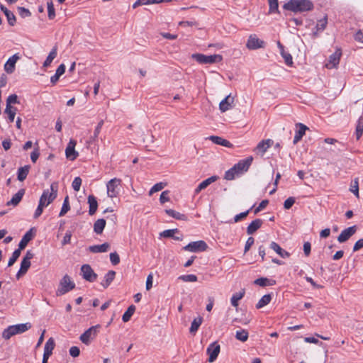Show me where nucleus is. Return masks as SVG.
Returning <instances> with one entry per match:
<instances>
[{"label":"nucleus","instance_id":"obj_1","mask_svg":"<svg viewBox=\"0 0 363 363\" xmlns=\"http://www.w3.org/2000/svg\"><path fill=\"white\" fill-rule=\"evenodd\" d=\"M250 168V157L240 160L224 174V179L228 181L234 180L241 177L246 174Z\"/></svg>","mask_w":363,"mask_h":363},{"label":"nucleus","instance_id":"obj_2","mask_svg":"<svg viewBox=\"0 0 363 363\" xmlns=\"http://www.w3.org/2000/svg\"><path fill=\"white\" fill-rule=\"evenodd\" d=\"M313 3L309 0H290L284 5V9L294 12H303L312 10Z\"/></svg>","mask_w":363,"mask_h":363},{"label":"nucleus","instance_id":"obj_3","mask_svg":"<svg viewBox=\"0 0 363 363\" xmlns=\"http://www.w3.org/2000/svg\"><path fill=\"white\" fill-rule=\"evenodd\" d=\"M30 328L31 325L29 323L11 325L3 331L2 337L5 340H9L16 334H21L28 330Z\"/></svg>","mask_w":363,"mask_h":363},{"label":"nucleus","instance_id":"obj_4","mask_svg":"<svg viewBox=\"0 0 363 363\" xmlns=\"http://www.w3.org/2000/svg\"><path fill=\"white\" fill-rule=\"evenodd\" d=\"M191 58L200 64H213L220 62L223 59L220 55H205L200 53L192 54Z\"/></svg>","mask_w":363,"mask_h":363},{"label":"nucleus","instance_id":"obj_5","mask_svg":"<svg viewBox=\"0 0 363 363\" xmlns=\"http://www.w3.org/2000/svg\"><path fill=\"white\" fill-rule=\"evenodd\" d=\"M100 328V325L91 326L80 335L79 340L84 345H89L96 338Z\"/></svg>","mask_w":363,"mask_h":363},{"label":"nucleus","instance_id":"obj_6","mask_svg":"<svg viewBox=\"0 0 363 363\" xmlns=\"http://www.w3.org/2000/svg\"><path fill=\"white\" fill-rule=\"evenodd\" d=\"M57 183L54 182L50 185V191L49 189H46L43 192L40 199H42L45 207L56 199L57 196Z\"/></svg>","mask_w":363,"mask_h":363},{"label":"nucleus","instance_id":"obj_7","mask_svg":"<svg viewBox=\"0 0 363 363\" xmlns=\"http://www.w3.org/2000/svg\"><path fill=\"white\" fill-rule=\"evenodd\" d=\"M75 287V284L71 280V278L67 274L65 275L60 281L59 287L56 291L57 296H62Z\"/></svg>","mask_w":363,"mask_h":363},{"label":"nucleus","instance_id":"obj_8","mask_svg":"<svg viewBox=\"0 0 363 363\" xmlns=\"http://www.w3.org/2000/svg\"><path fill=\"white\" fill-rule=\"evenodd\" d=\"M121 179L118 178L111 179L106 184L107 195L110 198H115L119 194Z\"/></svg>","mask_w":363,"mask_h":363},{"label":"nucleus","instance_id":"obj_9","mask_svg":"<svg viewBox=\"0 0 363 363\" xmlns=\"http://www.w3.org/2000/svg\"><path fill=\"white\" fill-rule=\"evenodd\" d=\"M208 248L206 242L203 240L194 241L189 242L187 245L184 246L182 249L184 251L191 252H204Z\"/></svg>","mask_w":363,"mask_h":363},{"label":"nucleus","instance_id":"obj_10","mask_svg":"<svg viewBox=\"0 0 363 363\" xmlns=\"http://www.w3.org/2000/svg\"><path fill=\"white\" fill-rule=\"evenodd\" d=\"M273 140L271 139L260 141L254 149L255 153L257 156L263 157L267 150L273 145Z\"/></svg>","mask_w":363,"mask_h":363},{"label":"nucleus","instance_id":"obj_11","mask_svg":"<svg viewBox=\"0 0 363 363\" xmlns=\"http://www.w3.org/2000/svg\"><path fill=\"white\" fill-rule=\"evenodd\" d=\"M81 272L83 278L88 281L93 282L97 278V274L89 264L82 265L81 267Z\"/></svg>","mask_w":363,"mask_h":363},{"label":"nucleus","instance_id":"obj_12","mask_svg":"<svg viewBox=\"0 0 363 363\" xmlns=\"http://www.w3.org/2000/svg\"><path fill=\"white\" fill-rule=\"evenodd\" d=\"M341 55V50L337 48L335 52L329 57L328 62L325 65L326 67L328 69L336 68L339 65Z\"/></svg>","mask_w":363,"mask_h":363},{"label":"nucleus","instance_id":"obj_13","mask_svg":"<svg viewBox=\"0 0 363 363\" xmlns=\"http://www.w3.org/2000/svg\"><path fill=\"white\" fill-rule=\"evenodd\" d=\"M220 345L217 342L211 343L207 348L206 352L209 355L208 362H213L218 357L220 352Z\"/></svg>","mask_w":363,"mask_h":363},{"label":"nucleus","instance_id":"obj_14","mask_svg":"<svg viewBox=\"0 0 363 363\" xmlns=\"http://www.w3.org/2000/svg\"><path fill=\"white\" fill-rule=\"evenodd\" d=\"M19 59L20 56L18 53L9 57L4 65V71L7 74H12L15 71L16 63Z\"/></svg>","mask_w":363,"mask_h":363},{"label":"nucleus","instance_id":"obj_15","mask_svg":"<svg viewBox=\"0 0 363 363\" xmlns=\"http://www.w3.org/2000/svg\"><path fill=\"white\" fill-rule=\"evenodd\" d=\"M356 226H351L343 230L337 237V241L340 243L345 242L350 239L356 232Z\"/></svg>","mask_w":363,"mask_h":363},{"label":"nucleus","instance_id":"obj_16","mask_svg":"<svg viewBox=\"0 0 363 363\" xmlns=\"http://www.w3.org/2000/svg\"><path fill=\"white\" fill-rule=\"evenodd\" d=\"M76 141L70 140L65 150V155L67 158L70 160H74L79 155L78 152L75 151Z\"/></svg>","mask_w":363,"mask_h":363},{"label":"nucleus","instance_id":"obj_17","mask_svg":"<svg viewBox=\"0 0 363 363\" xmlns=\"http://www.w3.org/2000/svg\"><path fill=\"white\" fill-rule=\"evenodd\" d=\"M296 126L298 129L296 131V134L294 138V144H296L299 140H301L302 137L305 135L306 130L308 127L303 123H297Z\"/></svg>","mask_w":363,"mask_h":363},{"label":"nucleus","instance_id":"obj_18","mask_svg":"<svg viewBox=\"0 0 363 363\" xmlns=\"http://www.w3.org/2000/svg\"><path fill=\"white\" fill-rule=\"evenodd\" d=\"M25 194V189H20L16 194H15L12 199L6 203V206H17L21 201L23 195Z\"/></svg>","mask_w":363,"mask_h":363},{"label":"nucleus","instance_id":"obj_19","mask_svg":"<svg viewBox=\"0 0 363 363\" xmlns=\"http://www.w3.org/2000/svg\"><path fill=\"white\" fill-rule=\"evenodd\" d=\"M269 247L282 258H287L290 256L288 252L283 250L279 245L275 242H272L269 245Z\"/></svg>","mask_w":363,"mask_h":363},{"label":"nucleus","instance_id":"obj_20","mask_svg":"<svg viewBox=\"0 0 363 363\" xmlns=\"http://www.w3.org/2000/svg\"><path fill=\"white\" fill-rule=\"evenodd\" d=\"M208 139L210 140H211L213 143L217 144V145H220L227 147H233V144L230 143L228 140H227L221 137H219V136L211 135L208 138Z\"/></svg>","mask_w":363,"mask_h":363},{"label":"nucleus","instance_id":"obj_21","mask_svg":"<svg viewBox=\"0 0 363 363\" xmlns=\"http://www.w3.org/2000/svg\"><path fill=\"white\" fill-rule=\"evenodd\" d=\"M233 102V98L230 95L227 96L219 104V108L222 112L229 110L231 107V104Z\"/></svg>","mask_w":363,"mask_h":363},{"label":"nucleus","instance_id":"obj_22","mask_svg":"<svg viewBox=\"0 0 363 363\" xmlns=\"http://www.w3.org/2000/svg\"><path fill=\"white\" fill-rule=\"evenodd\" d=\"M0 9L4 12L5 16H6L9 24L11 26H14V24L16 23V16L13 14V13L11 12V11H9V9H7V8H6L3 5L0 6Z\"/></svg>","mask_w":363,"mask_h":363},{"label":"nucleus","instance_id":"obj_23","mask_svg":"<svg viewBox=\"0 0 363 363\" xmlns=\"http://www.w3.org/2000/svg\"><path fill=\"white\" fill-rule=\"evenodd\" d=\"M327 23V17H324L323 18L319 20L315 26V31H314L313 33V36L317 37L320 32L323 31L326 28Z\"/></svg>","mask_w":363,"mask_h":363},{"label":"nucleus","instance_id":"obj_24","mask_svg":"<svg viewBox=\"0 0 363 363\" xmlns=\"http://www.w3.org/2000/svg\"><path fill=\"white\" fill-rule=\"evenodd\" d=\"M88 203L89 205V215H94L98 208V203L94 196L89 195L88 196Z\"/></svg>","mask_w":363,"mask_h":363},{"label":"nucleus","instance_id":"obj_25","mask_svg":"<svg viewBox=\"0 0 363 363\" xmlns=\"http://www.w3.org/2000/svg\"><path fill=\"white\" fill-rule=\"evenodd\" d=\"M109 247L110 245L108 242H105L102 245L90 246L89 250L93 253L106 252L108 250Z\"/></svg>","mask_w":363,"mask_h":363},{"label":"nucleus","instance_id":"obj_26","mask_svg":"<svg viewBox=\"0 0 363 363\" xmlns=\"http://www.w3.org/2000/svg\"><path fill=\"white\" fill-rule=\"evenodd\" d=\"M32 230H30L23 236L21 240L18 244V250H20L21 251V250H23L28 245V242L32 239Z\"/></svg>","mask_w":363,"mask_h":363},{"label":"nucleus","instance_id":"obj_27","mask_svg":"<svg viewBox=\"0 0 363 363\" xmlns=\"http://www.w3.org/2000/svg\"><path fill=\"white\" fill-rule=\"evenodd\" d=\"M65 65L61 64L57 69L55 74L51 77L50 82L52 84H55L59 80V78L65 73Z\"/></svg>","mask_w":363,"mask_h":363},{"label":"nucleus","instance_id":"obj_28","mask_svg":"<svg viewBox=\"0 0 363 363\" xmlns=\"http://www.w3.org/2000/svg\"><path fill=\"white\" fill-rule=\"evenodd\" d=\"M116 276V272L113 270L108 271L107 274H106L104 277V281L101 283L102 286L106 289L107 288L111 283L113 281Z\"/></svg>","mask_w":363,"mask_h":363},{"label":"nucleus","instance_id":"obj_29","mask_svg":"<svg viewBox=\"0 0 363 363\" xmlns=\"http://www.w3.org/2000/svg\"><path fill=\"white\" fill-rule=\"evenodd\" d=\"M55 347V340L52 337H50L45 345L43 354L51 356Z\"/></svg>","mask_w":363,"mask_h":363},{"label":"nucleus","instance_id":"obj_30","mask_svg":"<svg viewBox=\"0 0 363 363\" xmlns=\"http://www.w3.org/2000/svg\"><path fill=\"white\" fill-rule=\"evenodd\" d=\"M57 45H55L52 50L50 52L48 56L47 57L46 60H45V62H43V67H48V66L50 65V64L52 63V60L56 57L57 56Z\"/></svg>","mask_w":363,"mask_h":363},{"label":"nucleus","instance_id":"obj_31","mask_svg":"<svg viewBox=\"0 0 363 363\" xmlns=\"http://www.w3.org/2000/svg\"><path fill=\"white\" fill-rule=\"evenodd\" d=\"M202 322L203 318L201 316L194 318V320L191 322V327L189 328L190 333L195 334L199 330Z\"/></svg>","mask_w":363,"mask_h":363},{"label":"nucleus","instance_id":"obj_32","mask_svg":"<svg viewBox=\"0 0 363 363\" xmlns=\"http://www.w3.org/2000/svg\"><path fill=\"white\" fill-rule=\"evenodd\" d=\"M30 267V261H26L22 259L20 269L16 274V278L18 279L21 276L24 275L27 272Z\"/></svg>","mask_w":363,"mask_h":363},{"label":"nucleus","instance_id":"obj_33","mask_svg":"<svg viewBox=\"0 0 363 363\" xmlns=\"http://www.w3.org/2000/svg\"><path fill=\"white\" fill-rule=\"evenodd\" d=\"M265 43L259 39L256 35H251V49H258L264 48Z\"/></svg>","mask_w":363,"mask_h":363},{"label":"nucleus","instance_id":"obj_34","mask_svg":"<svg viewBox=\"0 0 363 363\" xmlns=\"http://www.w3.org/2000/svg\"><path fill=\"white\" fill-rule=\"evenodd\" d=\"M106 226V220L103 218L98 219L94 224V230L96 234H101Z\"/></svg>","mask_w":363,"mask_h":363},{"label":"nucleus","instance_id":"obj_35","mask_svg":"<svg viewBox=\"0 0 363 363\" xmlns=\"http://www.w3.org/2000/svg\"><path fill=\"white\" fill-rule=\"evenodd\" d=\"M272 301V295L271 294H265L258 301V303L256 304V308L257 309H260L267 304L270 303Z\"/></svg>","mask_w":363,"mask_h":363},{"label":"nucleus","instance_id":"obj_36","mask_svg":"<svg viewBox=\"0 0 363 363\" xmlns=\"http://www.w3.org/2000/svg\"><path fill=\"white\" fill-rule=\"evenodd\" d=\"M30 166L26 165L24 167H20L18 170V179L20 182L24 181L29 172Z\"/></svg>","mask_w":363,"mask_h":363},{"label":"nucleus","instance_id":"obj_37","mask_svg":"<svg viewBox=\"0 0 363 363\" xmlns=\"http://www.w3.org/2000/svg\"><path fill=\"white\" fill-rule=\"evenodd\" d=\"M165 213L168 216L177 220H186V218L184 214L180 213L179 212H177L173 209H167L165 210Z\"/></svg>","mask_w":363,"mask_h":363},{"label":"nucleus","instance_id":"obj_38","mask_svg":"<svg viewBox=\"0 0 363 363\" xmlns=\"http://www.w3.org/2000/svg\"><path fill=\"white\" fill-rule=\"evenodd\" d=\"M135 311V306L133 305L130 306L127 311L124 313L122 317V320L123 322L126 323L130 320L131 316L133 315Z\"/></svg>","mask_w":363,"mask_h":363},{"label":"nucleus","instance_id":"obj_39","mask_svg":"<svg viewBox=\"0 0 363 363\" xmlns=\"http://www.w3.org/2000/svg\"><path fill=\"white\" fill-rule=\"evenodd\" d=\"M16 108L11 105H6L5 113L8 114L9 121L12 123L14 121Z\"/></svg>","mask_w":363,"mask_h":363},{"label":"nucleus","instance_id":"obj_40","mask_svg":"<svg viewBox=\"0 0 363 363\" xmlns=\"http://www.w3.org/2000/svg\"><path fill=\"white\" fill-rule=\"evenodd\" d=\"M70 209V206L69 203V197L67 196L65 199L64 202L61 208V211L60 212L59 216L62 217L64 216Z\"/></svg>","mask_w":363,"mask_h":363},{"label":"nucleus","instance_id":"obj_41","mask_svg":"<svg viewBox=\"0 0 363 363\" xmlns=\"http://www.w3.org/2000/svg\"><path fill=\"white\" fill-rule=\"evenodd\" d=\"M244 291H240L233 295L230 299L232 306L237 307L238 306V301L243 297Z\"/></svg>","mask_w":363,"mask_h":363},{"label":"nucleus","instance_id":"obj_42","mask_svg":"<svg viewBox=\"0 0 363 363\" xmlns=\"http://www.w3.org/2000/svg\"><path fill=\"white\" fill-rule=\"evenodd\" d=\"M218 179V177L213 175V176H211V177H208V179L203 180L199 184L201 185V187L203 188V189H205L207 186H208L210 184H211L212 183L217 181Z\"/></svg>","mask_w":363,"mask_h":363},{"label":"nucleus","instance_id":"obj_43","mask_svg":"<svg viewBox=\"0 0 363 363\" xmlns=\"http://www.w3.org/2000/svg\"><path fill=\"white\" fill-rule=\"evenodd\" d=\"M363 133V117H360L357 121L356 126V138L357 140L360 138Z\"/></svg>","mask_w":363,"mask_h":363},{"label":"nucleus","instance_id":"obj_44","mask_svg":"<svg viewBox=\"0 0 363 363\" xmlns=\"http://www.w3.org/2000/svg\"><path fill=\"white\" fill-rule=\"evenodd\" d=\"M103 125H104V121L101 120L98 123L97 126L96 127L94 133V135L90 138V140H89V143L94 142L96 140V138H98V136H99V133L101 132V128H102Z\"/></svg>","mask_w":363,"mask_h":363},{"label":"nucleus","instance_id":"obj_45","mask_svg":"<svg viewBox=\"0 0 363 363\" xmlns=\"http://www.w3.org/2000/svg\"><path fill=\"white\" fill-rule=\"evenodd\" d=\"M47 7H48V18L50 19H53L55 17V11L53 2L52 0L48 1Z\"/></svg>","mask_w":363,"mask_h":363},{"label":"nucleus","instance_id":"obj_46","mask_svg":"<svg viewBox=\"0 0 363 363\" xmlns=\"http://www.w3.org/2000/svg\"><path fill=\"white\" fill-rule=\"evenodd\" d=\"M235 337L242 342H245L248 339V332L245 330H238Z\"/></svg>","mask_w":363,"mask_h":363},{"label":"nucleus","instance_id":"obj_47","mask_svg":"<svg viewBox=\"0 0 363 363\" xmlns=\"http://www.w3.org/2000/svg\"><path fill=\"white\" fill-rule=\"evenodd\" d=\"M167 184L163 182H159L155 184L150 190L149 195L151 196L154 193L161 191L166 186Z\"/></svg>","mask_w":363,"mask_h":363},{"label":"nucleus","instance_id":"obj_48","mask_svg":"<svg viewBox=\"0 0 363 363\" xmlns=\"http://www.w3.org/2000/svg\"><path fill=\"white\" fill-rule=\"evenodd\" d=\"M263 220L261 219H255L251 221V234L257 231L262 225Z\"/></svg>","mask_w":363,"mask_h":363},{"label":"nucleus","instance_id":"obj_49","mask_svg":"<svg viewBox=\"0 0 363 363\" xmlns=\"http://www.w3.org/2000/svg\"><path fill=\"white\" fill-rule=\"evenodd\" d=\"M350 191L352 192L357 198L359 197V182L358 179H354L350 185Z\"/></svg>","mask_w":363,"mask_h":363},{"label":"nucleus","instance_id":"obj_50","mask_svg":"<svg viewBox=\"0 0 363 363\" xmlns=\"http://www.w3.org/2000/svg\"><path fill=\"white\" fill-rule=\"evenodd\" d=\"M178 279L184 282H195L197 281V277L194 274L182 275Z\"/></svg>","mask_w":363,"mask_h":363},{"label":"nucleus","instance_id":"obj_51","mask_svg":"<svg viewBox=\"0 0 363 363\" xmlns=\"http://www.w3.org/2000/svg\"><path fill=\"white\" fill-rule=\"evenodd\" d=\"M20 255H21V250L18 249L16 250L13 252L12 256L11 257V258L9 260L8 266L11 267L16 262V261L18 259V257H20Z\"/></svg>","mask_w":363,"mask_h":363},{"label":"nucleus","instance_id":"obj_52","mask_svg":"<svg viewBox=\"0 0 363 363\" xmlns=\"http://www.w3.org/2000/svg\"><path fill=\"white\" fill-rule=\"evenodd\" d=\"M280 54L284 59V62L287 65L291 66L293 65V59L291 54L286 52L284 50H281Z\"/></svg>","mask_w":363,"mask_h":363},{"label":"nucleus","instance_id":"obj_53","mask_svg":"<svg viewBox=\"0 0 363 363\" xmlns=\"http://www.w3.org/2000/svg\"><path fill=\"white\" fill-rule=\"evenodd\" d=\"M44 207H45L44 206V203L43 202L42 199H40L38 206L36 208L35 212L33 215L34 218H38L39 216H41Z\"/></svg>","mask_w":363,"mask_h":363},{"label":"nucleus","instance_id":"obj_54","mask_svg":"<svg viewBox=\"0 0 363 363\" xmlns=\"http://www.w3.org/2000/svg\"><path fill=\"white\" fill-rule=\"evenodd\" d=\"M254 282L255 284L261 286L272 285V284L270 283V280L268 279L267 278H264V277L259 278V279H256Z\"/></svg>","mask_w":363,"mask_h":363},{"label":"nucleus","instance_id":"obj_55","mask_svg":"<svg viewBox=\"0 0 363 363\" xmlns=\"http://www.w3.org/2000/svg\"><path fill=\"white\" fill-rule=\"evenodd\" d=\"M178 231V230L176 229H169V230H165L163 232L160 233V236L164 238H173L174 234Z\"/></svg>","mask_w":363,"mask_h":363},{"label":"nucleus","instance_id":"obj_56","mask_svg":"<svg viewBox=\"0 0 363 363\" xmlns=\"http://www.w3.org/2000/svg\"><path fill=\"white\" fill-rule=\"evenodd\" d=\"M269 6V12L274 13L278 11V0H268Z\"/></svg>","mask_w":363,"mask_h":363},{"label":"nucleus","instance_id":"obj_57","mask_svg":"<svg viewBox=\"0 0 363 363\" xmlns=\"http://www.w3.org/2000/svg\"><path fill=\"white\" fill-rule=\"evenodd\" d=\"M269 203V201L268 200L265 199V200H263L260 203L259 205L255 208L254 209V214L255 215H257L259 212H260L261 211H262L263 209H264L267 204Z\"/></svg>","mask_w":363,"mask_h":363},{"label":"nucleus","instance_id":"obj_58","mask_svg":"<svg viewBox=\"0 0 363 363\" xmlns=\"http://www.w3.org/2000/svg\"><path fill=\"white\" fill-rule=\"evenodd\" d=\"M81 185L82 179L79 177H75L72 184L73 189L76 191H79Z\"/></svg>","mask_w":363,"mask_h":363},{"label":"nucleus","instance_id":"obj_59","mask_svg":"<svg viewBox=\"0 0 363 363\" xmlns=\"http://www.w3.org/2000/svg\"><path fill=\"white\" fill-rule=\"evenodd\" d=\"M18 10L20 16L22 18L29 17L31 15L30 11L24 7H18Z\"/></svg>","mask_w":363,"mask_h":363},{"label":"nucleus","instance_id":"obj_60","mask_svg":"<svg viewBox=\"0 0 363 363\" xmlns=\"http://www.w3.org/2000/svg\"><path fill=\"white\" fill-rule=\"evenodd\" d=\"M110 260L113 265H117L120 262L119 255L116 252L110 254Z\"/></svg>","mask_w":363,"mask_h":363},{"label":"nucleus","instance_id":"obj_61","mask_svg":"<svg viewBox=\"0 0 363 363\" xmlns=\"http://www.w3.org/2000/svg\"><path fill=\"white\" fill-rule=\"evenodd\" d=\"M71 238H72V233L69 230H67L65 233V235L62 240V245H65L67 244H69L71 242Z\"/></svg>","mask_w":363,"mask_h":363},{"label":"nucleus","instance_id":"obj_62","mask_svg":"<svg viewBox=\"0 0 363 363\" xmlns=\"http://www.w3.org/2000/svg\"><path fill=\"white\" fill-rule=\"evenodd\" d=\"M295 203V199L294 197L288 198L284 203V207L285 209H289Z\"/></svg>","mask_w":363,"mask_h":363},{"label":"nucleus","instance_id":"obj_63","mask_svg":"<svg viewBox=\"0 0 363 363\" xmlns=\"http://www.w3.org/2000/svg\"><path fill=\"white\" fill-rule=\"evenodd\" d=\"M169 201V191H164L162 192L160 197V201L161 203H164L167 201Z\"/></svg>","mask_w":363,"mask_h":363},{"label":"nucleus","instance_id":"obj_64","mask_svg":"<svg viewBox=\"0 0 363 363\" xmlns=\"http://www.w3.org/2000/svg\"><path fill=\"white\" fill-rule=\"evenodd\" d=\"M80 350L79 348L77 346L71 347L69 349V354L73 357H77L79 355Z\"/></svg>","mask_w":363,"mask_h":363}]
</instances>
